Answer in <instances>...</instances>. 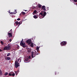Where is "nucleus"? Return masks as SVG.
<instances>
[{
    "mask_svg": "<svg viewBox=\"0 0 77 77\" xmlns=\"http://www.w3.org/2000/svg\"><path fill=\"white\" fill-rule=\"evenodd\" d=\"M11 46H9V44H8V46H6L4 48L3 50L4 51L5 50H11Z\"/></svg>",
    "mask_w": 77,
    "mask_h": 77,
    "instance_id": "2",
    "label": "nucleus"
},
{
    "mask_svg": "<svg viewBox=\"0 0 77 77\" xmlns=\"http://www.w3.org/2000/svg\"><path fill=\"white\" fill-rule=\"evenodd\" d=\"M1 44L2 45H4V43H3V41H1Z\"/></svg>",
    "mask_w": 77,
    "mask_h": 77,
    "instance_id": "19",
    "label": "nucleus"
},
{
    "mask_svg": "<svg viewBox=\"0 0 77 77\" xmlns=\"http://www.w3.org/2000/svg\"><path fill=\"white\" fill-rule=\"evenodd\" d=\"M60 44L63 46V45H66V42L65 41L62 42L60 43Z\"/></svg>",
    "mask_w": 77,
    "mask_h": 77,
    "instance_id": "7",
    "label": "nucleus"
},
{
    "mask_svg": "<svg viewBox=\"0 0 77 77\" xmlns=\"http://www.w3.org/2000/svg\"><path fill=\"white\" fill-rule=\"evenodd\" d=\"M8 74V72H6L5 73V75H7Z\"/></svg>",
    "mask_w": 77,
    "mask_h": 77,
    "instance_id": "22",
    "label": "nucleus"
},
{
    "mask_svg": "<svg viewBox=\"0 0 77 77\" xmlns=\"http://www.w3.org/2000/svg\"><path fill=\"white\" fill-rule=\"evenodd\" d=\"M2 51L1 49H0V51Z\"/></svg>",
    "mask_w": 77,
    "mask_h": 77,
    "instance_id": "38",
    "label": "nucleus"
},
{
    "mask_svg": "<svg viewBox=\"0 0 77 77\" xmlns=\"http://www.w3.org/2000/svg\"><path fill=\"white\" fill-rule=\"evenodd\" d=\"M39 47H37L36 50H37V51L38 52H39Z\"/></svg>",
    "mask_w": 77,
    "mask_h": 77,
    "instance_id": "17",
    "label": "nucleus"
},
{
    "mask_svg": "<svg viewBox=\"0 0 77 77\" xmlns=\"http://www.w3.org/2000/svg\"><path fill=\"white\" fill-rule=\"evenodd\" d=\"M36 12H37V11L36 10H35L32 13L33 15H35V14H36Z\"/></svg>",
    "mask_w": 77,
    "mask_h": 77,
    "instance_id": "12",
    "label": "nucleus"
},
{
    "mask_svg": "<svg viewBox=\"0 0 77 77\" xmlns=\"http://www.w3.org/2000/svg\"><path fill=\"white\" fill-rule=\"evenodd\" d=\"M12 75V76H15V73H13Z\"/></svg>",
    "mask_w": 77,
    "mask_h": 77,
    "instance_id": "29",
    "label": "nucleus"
},
{
    "mask_svg": "<svg viewBox=\"0 0 77 77\" xmlns=\"http://www.w3.org/2000/svg\"><path fill=\"white\" fill-rule=\"evenodd\" d=\"M17 21H20V20H21V19H20V18H18L17 19Z\"/></svg>",
    "mask_w": 77,
    "mask_h": 77,
    "instance_id": "26",
    "label": "nucleus"
},
{
    "mask_svg": "<svg viewBox=\"0 0 77 77\" xmlns=\"http://www.w3.org/2000/svg\"><path fill=\"white\" fill-rule=\"evenodd\" d=\"M47 13L45 11H42L40 13V14L41 15L42 17H44L45 15H46Z\"/></svg>",
    "mask_w": 77,
    "mask_h": 77,
    "instance_id": "3",
    "label": "nucleus"
},
{
    "mask_svg": "<svg viewBox=\"0 0 77 77\" xmlns=\"http://www.w3.org/2000/svg\"><path fill=\"white\" fill-rule=\"evenodd\" d=\"M43 11H46V10L45 9V8H44L43 9Z\"/></svg>",
    "mask_w": 77,
    "mask_h": 77,
    "instance_id": "28",
    "label": "nucleus"
},
{
    "mask_svg": "<svg viewBox=\"0 0 77 77\" xmlns=\"http://www.w3.org/2000/svg\"><path fill=\"white\" fill-rule=\"evenodd\" d=\"M25 61H26V63H28V62H29L30 60H29V59H28V58H27L26 59H25Z\"/></svg>",
    "mask_w": 77,
    "mask_h": 77,
    "instance_id": "10",
    "label": "nucleus"
},
{
    "mask_svg": "<svg viewBox=\"0 0 77 77\" xmlns=\"http://www.w3.org/2000/svg\"><path fill=\"white\" fill-rule=\"evenodd\" d=\"M55 75H56V72L55 73Z\"/></svg>",
    "mask_w": 77,
    "mask_h": 77,
    "instance_id": "40",
    "label": "nucleus"
},
{
    "mask_svg": "<svg viewBox=\"0 0 77 77\" xmlns=\"http://www.w3.org/2000/svg\"><path fill=\"white\" fill-rule=\"evenodd\" d=\"M41 6L42 5L41 4H38V6L39 8H41Z\"/></svg>",
    "mask_w": 77,
    "mask_h": 77,
    "instance_id": "18",
    "label": "nucleus"
},
{
    "mask_svg": "<svg viewBox=\"0 0 77 77\" xmlns=\"http://www.w3.org/2000/svg\"><path fill=\"white\" fill-rule=\"evenodd\" d=\"M40 54V53H38L36 54V55H38V54Z\"/></svg>",
    "mask_w": 77,
    "mask_h": 77,
    "instance_id": "37",
    "label": "nucleus"
},
{
    "mask_svg": "<svg viewBox=\"0 0 77 77\" xmlns=\"http://www.w3.org/2000/svg\"><path fill=\"white\" fill-rule=\"evenodd\" d=\"M22 40L21 41L20 43V46L22 47L23 48H25L26 47V43L23 42V39H22Z\"/></svg>",
    "mask_w": 77,
    "mask_h": 77,
    "instance_id": "1",
    "label": "nucleus"
},
{
    "mask_svg": "<svg viewBox=\"0 0 77 77\" xmlns=\"http://www.w3.org/2000/svg\"><path fill=\"white\" fill-rule=\"evenodd\" d=\"M39 18L40 19H41V18H43V17H40V15H39Z\"/></svg>",
    "mask_w": 77,
    "mask_h": 77,
    "instance_id": "27",
    "label": "nucleus"
},
{
    "mask_svg": "<svg viewBox=\"0 0 77 77\" xmlns=\"http://www.w3.org/2000/svg\"><path fill=\"white\" fill-rule=\"evenodd\" d=\"M15 24L16 25H18L19 24V22L18 21L15 22Z\"/></svg>",
    "mask_w": 77,
    "mask_h": 77,
    "instance_id": "14",
    "label": "nucleus"
},
{
    "mask_svg": "<svg viewBox=\"0 0 77 77\" xmlns=\"http://www.w3.org/2000/svg\"><path fill=\"white\" fill-rule=\"evenodd\" d=\"M10 14H14V13H13V12H11V13H10Z\"/></svg>",
    "mask_w": 77,
    "mask_h": 77,
    "instance_id": "33",
    "label": "nucleus"
},
{
    "mask_svg": "<svg viewBox=\"0 0 77 77\" xmlns=\"http://www.w3.org/2000/svg\"><path fill=\"white\" fill-rule=\"evenodd\" d=\"M14 66L16 68H17L18 66H20V64H19L17 61H15Z\"/></svg>",
    "mask_w": 77,
    "mask_h": 77,
    "instance_id": "4",
    "label": "nucleus"
},
{
    "mask_svg": "<svg viewBox=\"0 0 77 77\" xmlns=\"http://www.w3.org/2000/svg\"><path fill=\"white\" fill-rule=\"evenodd\" d=\"M20 15H21V14H20Z\"/></svg>",
    "mask_w": 77,
    "mask_h": 77,
    "instance_id": "42",
    "label": "nucleus"
},
{
    "mask_svg": "<svg viewBox=\"0 0 77 77\" xmlns=\"http://www.w3.org/2000/svg\"><path fill=\"white\" fill-rule=\"evenodd\" d=\"M19 26H20V25L19 24V25H18V27H19Z\"/></svg>",
    "mask_w": 77,
    "mask_h": 77,
    "instance_id": "39",
    "label": "nucleus"
},
{
    "mask_svg": "<svg viewBox=\"0 0 77 77\" xmlns=\"http://www.w3.org/2000/svg\"><path fill=\"white\" fill-rule=\"evenodd\" d=\"M74 2H77V0H74Z\"/></svg>",
    "mask_w": 77,
    "mask_h": 77,
    "instance_id": "31",
    "label": "nucleus"
},
{
    "mask_svg": "<svg viewBox=\"0 0 77 77\" xmlns=\"http://www.w3.org/2000/svg\"><path fill=\"white\" fill-rule=\"evenodd\" d=\"M45 8V5H43L42 7V9H43L44 8Z\"/></svg>",
    "mask_w": 77,
    "mask_h": 77,
    "instance_id": "20",
    "label": "nucleus"
},
{
    "mask_svg": "<svg viewBox=\"0 0 77 77\" xmlns=\"http://www.w3.org/2000/svg\"><path fill=\"white\" fill-rule=\"evenodd\" d=\"M22 14H23V15H25L26 14V13L24 12H22Z\"/></svg>",
    "mask_w": 77,
    "mask_h": 77,
    "instance_id": "25",
    "label": "nucleus"
},
{
    "mask_svg": "<svg viewBox=\"0 0 77 77\" xmlns=\"http://www.w3.org/2000/svg\"><path fill=\"white\" fill-rule=\"evenodd\" d=\"M12 41V39H10L9 40V42H11Z\"/></svg>",
    "mask_w": 77,
    "mask_h": 77,
    "instance_id": "36",
    "label": "nucleus"
},
{
    "mask_svg": "<svg viewBox=\"0 0 77 77\" xmlns=\"http://www.w3.org/2000/svg\"><path fill=\"white\" fill-rule=\"evenodd\" d=\"M47 8H48V7H47Z\"/></svg>",
    "mask_w": 77,
    "mask_h": 77,
    "instance_id": "43",
    "label": "nucleus"
},
{
    "mask_svg": "<svg viewBox=\"0 0 77 77\" xmlns=\"http://www.w3.org/2000/svg\"><path fill=\"white\" fill-rule=\"evenodd\" d=\"M25 11H27V10H25Z\"/></svg>",
    "mask_w": 77,
    "mask_h": 77,
    "instance_id": "44",
    "label": "nucleus"
},
{
    "mask_svg": "<svg viewBox=\"0 0 77 77\" xmlns=\"http://www.w3.org/2000/svg\"><path fill=\"white\" fill-rule=\"evenodd\" d=\"M3 74V73H2V72L1 70H0V75H2Z\"/></svg>",
    "mask_w": 77,
    "mask_h": 77,
    "instance_id": "15",
    "label": "nucleus"
},
{
    "mask_svg": "<svg viewBox=\"0 0 77 77\" xmlns=\"http://www.w3.org/2000/svg\"><path fill=\"white\" fill-rule=\"evenodd\" d=\"M28 52H31V49L29 50H28Z\"/></svg>",
    "mask_w": 77,
    "mask_h": 77,
    "instance_id": "32",
    "label": "nucleus"
},
{
    "mask_svg": "<svg viewBox=\"0 0 77 77\" xmlns=\"http://www.w3.org/2000/svg\"><path fill=\"white\" fill-rule=\"evenodd\" d=\"M5 44H6V43H5Z\"/></svg>",
    "mask_w": 77,
    "mask_h": 77,
    "instance_id": "45",
    "label": "nucleus"
},
{
    "mask_svg": "<svg viewBox=\"0 0 77 77\" xmlns=\"http://www.w3.org/2000/svg\"><path fill=\"white\" fill-rule=\"evenodd\" d=\"M26 42L28 44V45H30V44L32 42V40L30 39H28L26 41Z\"/></svg>",
    "mask_w": 77,
    "mask_h": 77,
    "instance_id": "6",
    "label": "nucleus"
},
{
    "mask_svg": "<svg viewBox=\"0 0 77 77\" xmlns=\"http://www.w3.org/2000/svg\"><path fill=\"white\" fill-rule=\"evenodd\" d=\"M8 75L9 76H12V74H11V73H9L8 74Z\"/></svg>",
    "mask_w": 77,
    "mask_h": 77,
    "instance_id": "24",
    "label": "nucleus"
},
{
    "mask_svg": "<svg viewBox=\"0 0 77 77\" xmlns=\"http://www.w3.org/2000/svg\"><path fill=\"white\" fill-rule=\"evenodd\" d=\"M8 35H9V37L10 38H11V37H12V33H8Z\"/></svg>",
    "mask_w": 77,
    "mask_h": 77,
    "instance_id": "8",
    "label": "nucleus"
},
{
    "mask_svg": "<svg viewBox=\"0 0 77 77\" xmlns=\"http://www.w3.org/2000/svg\"><path fill=\"white\" fill-rule=\"evenodd\" d=\"M17 49H19V48H20V47H19V46H18L17 47Z\"/></svg>",
    "mask_w": 77,
    "mask_h": 77,
    "instance_id": "30",
    "label": "nucleus"
},
{
    "mask_svg": "<svg viewBox=\"0 0 77 77\" xmlns=\"http://www.w3.org/2000/svg\"><path fill=\"white\" fill-rule=\"evenodd\" d=\"M11 54V53H8L7 55V57H9V56H10Z\"/></svg>",
    "mask_w": 77,
    "mask_h": 77,
    "instance_id": "16",
    "label": "nucleus"
},
{
    "mask_svg": "<svg viewBox=\"0 0 77 77\" xmlns=\"http://www.w3.org/2000/svg\"><path fill=\"white\" fill-rule=\"evenodd\" d=\"M34 8H35H35H36L35 7H34Z\"/></svg>",
    "mask_w": 77,
    "mask_h": 77,
    "instance_id": "41",
    "label": "nucleus"
},
{
    "mask_svg": "<svg viewBox=\"0 0 77 77\" xmlns=\"http://www.w3.org/2000/svg\"><path fill=\"white\" fill-rule=\"evenodd\" d=\"M31 57H30V56H29L28 57V59H30Z\"/></svg>",
    "mask_w": 77,
    "mask_h": 77,
    "instance_id": "35",
    "label": "nucleus"
},
{
    "mask_svg": "<svg viewBox=\"0 0 77 77\" xmlns=\"http://www.w3.org/2000/svg\"><path fill=\"white\" fill-rule=\"evenodd\" d=\"M36 51H35V52H32L31 54V57L32 58H33L34 57H35L36 56Z\"/></svg>",
    "mask_w": 77,
    "mask_h": 77,
    "instance_id": "5",
    "label": "nucleus"
},
{
    "mask_svg": "<svg viewBox=\"0 0 77 77\" xmlns=\"http://www.w3.org/2000/svg\"><path fill=\"white\" fill-rule=\"evenodd\" d=\"M12 30L11 29L10 31V32H11V33H12Z\"/></svg>",
    "mask_w": 77,
    "mask_h": 77,
    "instance_id": "34",
    "label": "nucleus"
},
{
    "mask_svg": "<svg viewBox=\"0 0 77 77\" xmlns=\"http://www.w3.org/2000/svg\"><path fill=\"white\" fill-rule=\"evenodd\" d=\"M6 60H11V57H7Z\"/></svg>",
    "mask_w": 77,
    "mask_h": 77,
    "instance_id": "13",
    "label": "nucleus"
},
{
    "mask_svg": "<svg viewBox=\"0 0 77 77\" xmlns=\"http://www.w3.org/2000/svg\"><path fill=\"white\" fill-rule=\"evenodd\" d=\"M22 24V21H20L19 22V25H20V24Z\"/></svg>",
    "mask_w": 77,
    "mask_h": 77,
    "instance_id": "21",
    "label": "nucleus"
},
{
    "mask_svg": "<svg viewBox=\"0 0 77 77\" xmlns=\"http://www.w3.org/2000/svg\"><path fill=\"white\" fill-rule=\"evenodd\" d=\"M31 45H30V47H34V45H33V42H31L30 43Z\"/></svg>",
    "mask_w": 77,
    "mask_h": 77,
    "instance_id": "11",
    "label": "nucleus"
},
{
    "mask_svg": "<svg viewBox=\"0 0 77 77\" xmlns=\"http://www.w3.org/2000/svg\"><path fill=\"white\" fill-rule=\"evenodd\" d=\"M38 17H39V16L37 15H35L33 16V18L36 19V18H38Z\"/></svg>",
    "mask_w": 77,
    "mask_h": 77,
    "instance_id": "9",
    "label": "nucleus"
},
{
    "mask_svg": "<svg viewBox=\"0 0 77 77\" xmlns=\"http://www.w3.org/2000/svg\"><path fill=\"white\" fill-rule=\"evenodd\" d=\"M15 72L16 73V75H17V74H18V71H15Z\"/></svg>",
    "mask_w": 77,
    "mask_h": 77,
    "instance_id": "23",
    "label": "nucleus"
}]
</instances>
